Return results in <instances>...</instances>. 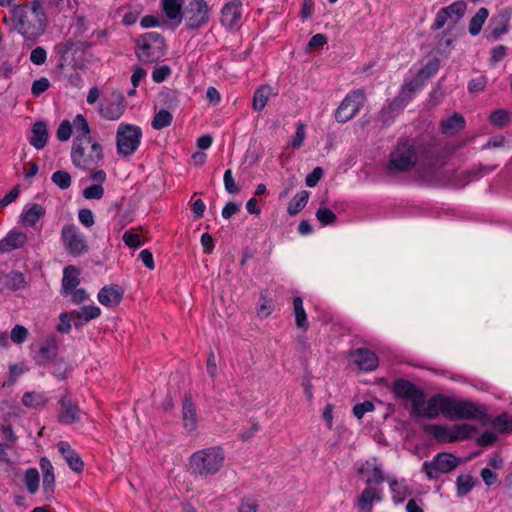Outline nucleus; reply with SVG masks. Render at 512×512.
I'll return each instance as SVG.
<instances>
[{
  "label": "nucleus",
  "instance_id": "nucleus-5",
  "mask_svg": "<svg viewBox=\"0 0 512 512\" xmlns=\"http://www.w3.org/2000/svg\"><path fill=\"white\" fill-rule=\"evenodd\" d=\"M166 51L165 39L156 32H148L137 39L135 53L144 64L157 62Z\"/></svg>",
  "mask_w": 512,
  "mask_h": 512
},
{
  "label": "nucleus",
  "instance_id": "nucleus-22",
  "mask_svg": "<svg viewBox=\"0 0 512 512\" xmlns=\"http://www.w3.org/2000/svg\"><path fill=\"white\" fill-rule=\"evenodd\" d=\"M111 220L117 224H129L135 221L134 206L126 201L114 203L108 209Z\"/></svg>",
  "mask_w": 512,
  "mask_h": 512
},
{
  "label": "nucleus",
  "instance_id": "nucleus-64",
  "mask_svg": "<svg viewBox=\"0 0 512 512\" xmlns=\"http://www.w3.org/2000/svg\"><path fill=\"white\" fill-rule=\"evenodd\" d=\"M50 87V82L47 78L41 77L38 80H35L31 87V92L35 97L40 96Z\"/></svg>",
  "mask_w": 512,
  "mask_h": 512
},
{
  "label": "nucleus",
  "instance_id": "nucleus-47",
  "mask_svg": "<svg viewBox=\"0 0 512 512\" xmlns=\"http://www.w3.org/2000/svg\"><path fill=\"white\" fill-rule=\"evenodd\" d=\"M510 120V114L506 109H496L491 112L489 121L496 127H504Z\"/></svg>",
  "mask_w": 512,
  "mask_h": 512
},
{
  "label": "nucleus",
  "instance_id": "nucleus-26",
  "mask_svg": "<svg viewBox=\"0 0 512 512\" xmlns=\"http://www.w3.org/2000/svg\"><path fill=\"white\" fill-rule=\"evenodd\" d=\"M124 291L116 284L104 286L98 293L99 302L107 307H116L123 299Z\"/></svg>",
  "mask_w": 512,
  "mask_h": 512
},
{
  "label": "nucleus",
  "instance_id": "nucleus-18",
  "mask_svg": "<svg viewBox=\"0 0 512 512\" xmlns=\"http://www.w3.org/2000/svg\"><path fill=\"white\" fill-rule=\"evenodd\" d=\"M62 239L66 250L72 256H79L88 250V244L85 237L75 226H64L62 230Z\"/></svg>",
  "mask_w": 512,
  "mask_h": 512
},
{
  "label": "nucleus",
  "instance_id": "nucleus-15",
  "mask_svg": "<svg viewBox=\"0 0 512 512\" xmlns=\"http://www.w3.org/2000/svg\"><path fill=\"white\" fill-rule=\"evenodd\" d=\"M126 110V101L123 93L114 90L99 104L98 112L106 120L116 121L122 117Z\"/></svg>",
  "mask_w": 512,
  "mask_h": 512
},
{
  "label": "nucleus",
  "instance_id": "nucleus-24",
  "mask_svg": "<svg viewBox=\"0 0 512 512\" xmlns=\"http://www.w3.org/2000/svg\"><path fill=\"white\" fill-rule=\"evenodd\" d=\"M351 357L360 370L372 371L377 368L379 360L377 355L369 349H356Z\"/></svg>",
  "mask_w": 512,
  "mask_h": 512
},
{
  "label": "nucleus",
  "instance_id": "nucleus-36",
  "mask_svg": "<svg viewBox=\"0 0 512 512\" xmlns=\"http://www.w3.org/2000/svg\"><path fill=\"white\" fill-rule=\"evenodd\" d=\"M45 214V209L40 204L26 206L21 214L23 224H36Z\"/></svg>",
  "mask_w": 512,
  "mask_h": 512
},
{
  "label": "nucleus",
  "instance_id": "nucleus-62",
  "mask_svg": "<svg viewBox=\"0 0 512 512\" xmlns=\"http://www.w3.org/2000/svg\"><path fill=\"white\" fill-rule=\"evenodd\" d=\"M375 409V405L372 401L366 400L362 403H358L353 407V414L361 419L365 413L371 412Z\"/></svg>",
  "mask_w": 512,
  "mask_h": 512
},
{
  "label": "nucleus",
  "instance_id": "nucleus-48",
  "mask_svg": "<svg viewBox=\"0 0 512 512\" xmlns=\"http://www.w3.org/2000/svg\"><path fill=\"white\" fill-rule=\"evenodd\" d=\"M25 485L27 490L34 494L39 488V473L37 469L30 468L25 473Z\"/></svg>",
  "mask_w": 512,
  "mask_h": 512
},
{
  "label": "nucleus",
  "instance_id": "nucleus-42",
  "mask_svg": "<svg viewBox=\"0 0 512 512\" xmlns=\"http://www.w3.org/2000/svg\"><path fill=\"white\" fill-rule=\"evenodd\" d=\"M71 124L76 134L75 138H92L88 121L82 114H77Z\"/></svg>",
  "mask_w": 512,
  "mask_h": 512
},
{
  "label": "nucleus",
  "instance_id": "nucleus-60",
  "mask_svg": "<svg viewBox=\"0 0 512 512\" xmlns=\"http://www.w3.org/2000/svg\"><path fill=\"white\" fill-rule=\"evenodd\" d=\"M74 313L64 312L59 316L60 323L57 326V330L61 333H68L71 330V321L74 322Z\"/></svg>",
  "mask_w": 512,
  "mask_h": 512
},
{
  "label": "nucleus",
  "instance_id": "nucleus-37",
  "mask_svg": "<svg viewBox=\"0 0 512 512\" xmlns=\"http://www.w3.org/2000/svg\"><path fill=\"white\" fill-rule=\"evenodd\" d=\"M165 15L170 20L183 18L184 0H161Z\"/></svg>",
  "mask_w": 512,
  "mask_h": 512
},
{
  "label": "nucleus",
  "instance_id": "nucleus-2",
  "mask_svg": "<svg viewBox=\"0 0 512 512\" xmlns=\"http://www.w3.org/2000/svg\"><path fill=\"white\" fill-rule=\"evenodd\" d=\"M70 158L76 168L93 173L104 163V149L94 138H74Z\"/></svg>",
  "mask_w": 512,
  "mask_h": 512
},
{
  "label": "nucleus",
  "instance_id": "nucleus-25",
  "mask_svg": "<svg viewBox=\"0 0 512 512\" xmlns=\"http://www.w3.org/2000/svg\"><path fill=\"white\" fill-rule=\"evenodd\" d=\"M107 175L104 170H96L90 175V179L96 184L85 188L82 195L87 200H100L104 195L102 183L106 181Z\"/></svg>",
  "mask_w": 512,
  "mask_h": 512
},
{
  "label": "nucleus",
  "instance_id": "nucleus-38",
  "mask_svg": "<svg viewBox=\"0 0 512 512\" xmlns=\"http://www.w3.org/2000/svg\"><path fill=\"white\" fill-rule=\"evenodd\" d=\"M272 95V87L269 85L260 86L253 95V109L261 111L266 106L270 96Z\"/></svg>",
  "mask_w": 512,
  "mask_h": 512
},
{
  "label": "nucleus",
  "instance_id": "nucleus-57",
  "mask_svg": "<svg viewBox=\"0 0 512 512\" xmlns=\"http://www.w3.org/2000/svg\"><path fill=\"white\" fill-rule=\"evenodd\" d=\"M316 217L321 224H333L337 220L335 213L328 208H319Z\"/></svg>",
  "mask_w": 512,
  "mask_h": 512
},
{
  "label": "nucleus",
  "instance_id": "nucleus-39",
  "mask_svg": "<svg viewBox=\"0 0 512 512\" xmlns=\"http://www.w3.org/2000/svg\"><path fill=\"white\" fill-rule=\"evenodd\" d=\"M489 16V11L485 7L478 9L477 13L471 18L468 26L469 33L472 36L478 35Z\"/></svg>",
  "mask_w": 512,
  "mask_h": 512
},
{
  "label": "nucleus",
  "instance_id": "nucleus-40",
  "mask_svg": "<svg viewBox=\"0 0 512 512\" xmlns=\"http://www.w3.org/2000/svg\"><path fill=\"white\" fill-rule=\"evenodd\" d=\"M484 420L485 424L489 423L499 433H512V416L508 413H502L491 420Z\"/></svg>",
  "mask_w": 512,
  "mask_h": 512
},
{
  "label": "nucleus",
  "instance_id": "nucleus-55",
  "mask_svg": "<svg viewBox=\"0 0 512 512\" xmlns=\"http://www.w3.org/2000/svg\"><path fill=\"white\" fill-rule=\"evenodd\" d=\"M487 83L488 79L485 75L473 78L468 82V91L470 93L482 92L486 88Z\"/></svg>",
  "mask_w": 512,
  "mask_h": 512
},
{
  "label": "nucleus",
  "instance_id": "nucleus-16",
  "mask_svg": "<svg viewBox=\"0 0 512 512\" xmlns=\"http://www.w3.org/2000/svg\"><path fill=\"white\" fill-rule=\"evenodd\" d=\"M83 412L78 403L66 392L57 403V420L63 425H71L81 421Z\"/></svg>",
  "mask_w": 512,
  "mask_h": 512
},
{
  "label": "nucleus",
  "instance_id": "nucleus-9",
  "mask_svg": "<svg viewBox=\"0 0 512 512\" xmlns=\"http://www.w3.org/2000/svg\"><path fill=\"white\" fill-rule=\"evenodd\" d=\"M212 7L206 0H190L183 9L185 25L189 30H198L210 21Z\"/></svg>",
  "mask_w": 512,
  "mask_h": 512
},
{
  "label": "nucleus",
  "instance_id": "nucleus-54",
  "mask_svg": "<svg viewBox=\"0 0 512 512\" xmlns=\"http://www.w3.org/2000/svg\"><path fill=\"white\" fill-rule=\"evenodd\" d=\"M7 285L12 290H18L24 286L25 279L20 272H11L6 276Z\"/></svg>",
  "mask_w": 512,
  "mask_h": 512
},
{
  "label": "nucleus",
  "instance_id": "nucleus-31",
  "mask_svg": "<svg viewBox=\"0 0 512 512\" xmlns=\"http://www.w3.org/2000/svg\"><path fill=\"white\" fill-rule=\"evenodd\" d=\"M27 237L24 233L12 230L4 239L0 240V251L10 252L20 248L26 242Z\"/></svg>",
  "mask_w": 512,
  "mask_h": 512
},
{
  "label": "nucleus",
  "instance_id": "nucleus-32",
  "mask_svg": "<svg viewBox=\"0 0 512 512\" xmlns=\"http://www.w3.org/2000/svg\"><path fill=\"white\" fill-rule=\"evenodd\" d=\"M48 140L47 125L43 121H37L32 127V136L30 144L36 149L40 150L45 147Z\"/></svg>",
  "mask_w": 512,
  "mask_h": 512
},
{
  "label": "nucleus",
  "instance_id": "nucleus-49",
  "mask_svg": "<svg viewBox=\"0 0 512 512\" xmlns=\"http://www.w3.org/2000/svg\"><path fill=\"white\" fill-rule=\"evenodd\" d=\"M52 182L62 190H66L71 186L72 179L68 172L58 170L51 176Z\"/></svg>",
  "mask_w": 512,
  "mask_h": 512
},
{
  "label": "nucleus",
  "instance_id": "nucleus-10",
  "mask_svg": "<svg viewBox=\"0 0 512 512\" xmlns=\"http://www.w3.org/2000/svg\"><path fill=\"white\" fill-rule=\"evenodd\" d=\"M485 409L471 401L456 400L450 397V403L448 408V415L446 416L449 420H473L480 419L483 423H486Z\"/></svg>",
  "mask_w": 512,
  "mask_h": 512
},
{
  "label": "nucleus",
  "instance_id": "nucleus-7",
  "mask_svg": "<svg viewBox=\"0 0 512 512\" xmlns=\"http://www.w3.org/2000/svg\"><path fill=\"white\" fill-rule=\"evenodd\" d=\"M424 86L421 79L415 76L408 82L404 83L399 94L381 110L380 118L384 123L393 120L394 112L398 113L413 99L417 91Z\"/></svg>",
  "mask_w": 512,
  "mask_h": 512
},
{
  "label": "nucleus",
  "instance_id": "nucleus-35",
  "mask_svg": "<svg viewBox=\"0 0 512 512\" xmlns=\"http://www.w3.org/2000/svg\"><path fill=\"white\" fill-rule=\"evenodd\" d=\"M40 466L43 472V490L46 493H52L54 491L55 483L53 466L47 458H42L40 460Z\"/></svg>",
  "mask_w": 512,
  "mask_h": 512
},
{
  "label": "nucleus",
  "instance_id": "nucleus-52",
  "mask_svg": "<svg viewBox=\"0 0 512 512\" xmlns=\"http://www.w3.org/2000/svg\"><path fill=\"white\" fill-rule=\"evenodd\" d=\"M474 483L470 475H460L457 478V493L459 496H464L469 493Z\"/></svg>",
  "mask_w": 512,
  "mask_h": 512
},
{
  "label": "nucleus",
  "instance_id": "nucleus-4",
  "mask_svg": "<svg viewBox=\"0 0 512 512\" xmlns=\"http://www.w3.org/2000/svg\"><path fill=\"white\" fill-rule=\"evenodd\" d=\"M422 429L426 434L432 435L439 443L468 440L477 432V428L470 424H456L452 427L440 424H425Z\"/></svg>",
  "mask_w": 512,
  "mask_h": 512
},
{
  "label": "nucleus",
  "instance_id": "nucleus-29",
  "mask_svg": "<svg viewBox=\"0 0 512 512\" xmlns=\"http://www.w3.org/2000/svg\"><path fill=\"white\" fill-rule=\"evenodd\" d=\"M79 275V269L73 265H69L64 268L61 289V294L63 296H68L69 293L73 292V289L80 284Z\"/></svg>",
  "mask_w": 512,
  "mask_h": 512
},
{
  "label": "nucleus",
  "instance_id": "nucleus-34",
  "mask_svg": "<svg viewBox=\"0 0 512 512\" xmlns=\"http://www.w3.org/2000/svg\"><path fill=\"white\" fill-rule=\"evenodd\" d=\"M183 425L189 432L197 427L196 409L190 398H185L182 408Z\"/></svg>",
  "mask_w": 512,
  "mask_h": 512
},
{
  "label": "nucleus",
  "instance_id": "nucleus-30",
  "mask_svg": "<svg viewBox=\"0 0 512 512\" xmlns=\"http://www.w3.org/2000/svg\"><path fill=\"white\" fill-rule=\"evenodd\" d=\"M465 124V118L459 113H454L452 116L441 120L440 129L445 135H455L465 128Z\"/></svg>",
  "mask_w": 512,
  "mask_h": 512
},
{
  "label": "nucleus",
  "instance_id": "nucleus-33",
  "mask_svg": "<svg viewBox=\"0 0 512 512\" xmlns=\"http://www.w3.org/2000/svg\"><path fill=\"white\" fill-rule=\"evenodd\" d=\"M74 313V326L81 327L89 321L97 318L101 314V310L97 306H83L79 311Z\"/></svg>",
  "mask_w": 512,
  "mask_h": 512
},
{
  "label": "nucleus",
  "instance_id": "nucleus-23",
  "mask_svg": "<svg viewBox=\"0 0 512 512\" xmlns=\"http://www.w3.org/2000/svg\"><path fill=\"white\" fill-rule=\"evenodd\" d=\"M242 17V2L231 0L224 4L221 9V23L229 29L238 25Z\"/></svg>",
  "mask_w": 512,
  "mask_h": 512
},
{
  "label": "nucleus",
  "instance_id": "nucleus-50",
  "mask_svg": "<svg viewBox=\"0 0 512 512\" xmlns=\"http://www.w3.org/2000/svg\"><path fill=\"white\" fill-rule=\"evenodd\" d=\"M491 170H492L491 168H480V169H473V170H470V171L462 172L459 175L462 178V181H461V183H456V185L465 186L470 181H472L474 179H478L479 177H481L485 173L490 172Z\"/></svg>",
  "mask_w": 512,
  "mask_h": 512
},
{
  "label": "nucleus",
  "instance_id": "nucleus-58",
  "mask_svg": "<svg viewBox=\"0 0 512 512\" xmlns=\"http://www.w3.org/2000/svg\"><path fill=\"white\" fill-rule=\"evenodd\" d=\"M47 60V51L41 47L37 46L30 53V61L35 65H43Z\"/></svg>",
  "mask_w": 512,
  "mask_h": 512
},
{
  "label": "nucleus",
  "instance_id": "nucleus-63",
  "mask_svg": "<svg viewBox=\"0 0 512 512\" xmlns=\"http://www.w3.org/2000/svg\"><path fill=\"white\" fill-rule=\"evenodd\" d=\"M224 186L228 193L230 194H237L239 192V187L237 186L233 175L232 170L228 169L225 171L223 176Z\"/></svg>",
  "mask_w": 512,
  "mask_h": 512
},
{
  "label": "nucleus",
  "instance_id": "nucleus-41",
  "mask_svg": "<svg viewBox=\"0 0 512 512\" xmlns=\"http://www.w3.org/2000/svg\"><path fill=\"white\" fill-rule=\"evenodd\" d=\"M293 308L295 313V322L296 326L303 331H307L309 328V324L307 321V315L303 307V301L300 297H295L293 299Z\"/></svg>",
  "mask_w": 512,
  "mask_h": 512
},
{
  "label": "nucleus",
  "instance_id": "nucleus-61",
  "mask_svg": "<svg viewBox=\"0 0 512 512\" xmlns=\"http://www.w3.org/2000/svg\"><path fill=\"white\" fill-rule=\"evenodd\" d=\"M171 74V68L168 65L158 66L152 72V79L156 83L164 82Z\"/></svg>",
  "mask_w": 512,
  "mask_h": 512
},
{
  "label": "nucleus",
  "instance_id": "nucleus-28",
  "mask_svg": "<svg viewBox=\"0 0 512 512\" xmlns=\"http://www.w3.org/2000/svg\"><path fill=\"white\" fill-rule=\"evenodd\" d=\"M59 452L62 454V456L65 458L66 462L68 463L69 467L79 473L83 471L84 463L82 459L80 458L79 454L76 453L70 444L66 441H60L57 444Z\"/></svg>",
  "mask_w": 512,
  "mask_h": 512
},
{
  "label": "nucleus",
  "instance_id": "nucleus-11",
  "mask_svg": "<svg viewBox=\"0 0 512 512\" xmlns=\"http://www.w3.org/2000/svg\"><path fill=\"white\" fill-rule=\"evenodd\" d=\"M365 100L364 89H356L348 93L335 111L336 121L346 123L351 120L360 111Z\"/></svg>",
  "mask_w": 512,
  "mask_h": 512
},
{
  "label": "nucleus",
  "instance_id": "nucleus-8",
  "mask_svg": "<svg viewBox=\"0 0 512 512\" xmlns=\"http://www.w3.org/2000/svg\"><path fill=\"white\" fill-rule=\"evenodd\" d=\"M142 130L139 126L120 123L116 132V150L122 157L133 155L140 146Z\"/></svg>",
  "mask_w": 512,
  "mask_h": 512
},
{
  "label": "nucleus",
  "instance_id": "nucleus-1",
  "mask_svg": "<svg viewBox=\"0 0 512 512\" xmlns=\"http://www.w3.org/2000/svg\"><path fill=\"white\" fill-rule=\"evenodd\" d=\"M11 21L24 39L35 42L45 33L48 24L44 2L32 0L13 6Z\"/></svg>",
  "mask_w": 512,
  "mask_h": 512
},
{
  "label": "nucleus",
  "instance_id": "nucleus-43",
  "mask_svg": "<svg viewBox=\"0 0 512 512\" xmlns=\"http://www.w3.org/2000/svg\"><path fill=\"white\" fill-rule=\"evenodd\" d=\"M309 194L307 191L302 190L297 193L290 201L287 211L290 215H296L299 213L307 204Z\"/></svg>",
  "mask_w": 512,
  "mask_h": 512
},
{
  "label": "nucleus",
  "instance_id": "nucleus-21",
  "mask_svg": "<svg viewBox=\"0 0 512 512\" xmlns=\"http://www.w3.org/2000/svg\"><path fill=\"white\" fill-rule=\"evenodd\" d=\"M58 341L55 335H49L40 344L38 352L34 357L38 365H46L53 361L58 355Z\"/></svg>",
  "mask_w": 512,
  "mask_h": 512
},
{
  "label": "nucleus",
  "instance_id": "nucleus-19",
  "mask_svg": "<svg viewBox=\"0 0 512 512\" xmlns=\"http://www.w3.org/2000/svg\"><path fill=\"white\" fill-rule=\"evenodd\" d=\"M512 17V9L506 8L494 15L489 22L486 31V38L489 41L498 40L502 35L508 32L509 23Z\"/></svg>",
  "mask_w": 512,
  "mask_h": 512
},
{
  "label": "nucleus",
  "instance_id": "nucleus-56",
  "mask_svg": "<svg viewBox=\"0 0 512 512\" xmlns=\"http://www.w3.org/2000/svg\"><path fill=\"white\" fill-rule=\"evenodd\" d=\"M273 309L274 307L272 300L261 294L259 299V307L257 309L258 316L267 317L272 313Z\"/></svg>",
  "mask_w": 512,
  "mask_h": 512
},
{
  "label": "nucleus",
  "instance_id": "nucleus-6",
  "mask_svg": "<svg viewBox=\"0 0 512 512\" xmlns=\"http://www.w3.org/2000/svg\"><path fill=\"white\" fill-rule=\"evenodd\" d=\"M417 159L414 145L408 140H400L390 153L389 161L386 164V171L389 174L410 171L415 166Z\"/></svg>",
  "mask_w": 512,
  "mask_h": 512
},
{
  "label": "nucleus",
  "instance_id": "nucleus-46",
  "mask_svg": "<svg viewBox=\"0 0 512 512\" xmlns=\"http://www.w3.org/2000/svg\"><path fill=\"white\" fill-rule=\"evenodd\" d=\"M439 69V61L438 59H433L429 61L423 68H421L418 73L415 75L416 78L421 79L423 81V84L427 79L432 77L437 73Z\"/></svg>",
  "mask_w": 512,
  "mask_h": 512
},
{
  "label": "nucleus",
  "instance_id": "nucleus-44",
  "mask_svg": "<svg viewBox=\"0 0 512 512\" xmlns=\"http://www.w3.org/2000/svg\"><path fill=\"white\" fill-rule=\"evenodd\" d=\"M172 121V114L168 110L161 109L155 113L151 125L155 130H162L170 126Z\"/></svg>",
  "mask_w": 512,
  "mask_h": 512
},
{
  "label": "nucleus",
  "instance_id": "nucleus-14",
  "mask_svg": "<svg viewBox=\"0 0 512 512\" xmlns=\"http://www.w3.org/2000/svg\"><path fill=\"white\" fill-rule=\"evenodd\" d=\"M449 403V396L436 394L428 399L426 406L421 404L418 410L410 412V415L413 418L422 417L427 419H436L440 414L446 417L448 415Z\"/></svg>",
  "mask_w": 512,
  "mask_h": 512
},
{
  "label": "nucleus",
  "instance_id": "nucleus-17",
  "mask_svg": "<svg viewBox=\"0 0 512 512\" xmlns=\"http://www.w3.org/2000/svg\"><path fill=\"white\" fill-rule=\"evenodd\" d=\"M466 8L467 5L464 1H456L441 8L435 16L431 29L433 31L440 30L449 20L457 23L464 16Z\"/></svg>",
  "mask_w": 512,
  "mask_h": 512
},
{
  "label": "nucleus",
  "instance_id": "nucleus-51",
  "mask_svg": "<svg viewBox=\"0 0 512 512\" xmlns=\"http://www.w3.org/2000/svg\"><path fill=\"white\" fill-rule=\"evenodd\" d=\"M140 228H142V227L140 226ZM140 230H141V234L134 232V230L126 231L124 233L123 241L128 247L138 248L143 244V242L141 241V235L144 234V230L143 229H140Z\"/></svg>",
  "mask_w": 512,
  "mask_h": 512
},
{
  "label": "nucleus",
  "instance_id": "nucleus-53",
  "mask_svg": "<svg viewBox=\"0 0 512 512\" xmlns=\"http://www.w3.org/2000/svg\"><path fill=\"white\" fill-rule=\"evenodd\" d=\"M28 335V330L24 326L17 324L12 328L10 338L14 344H22L27 340Z\"/></svg>",
  "mask_w": 512,
  "mask_h": 512
},
{
  "label": "nucleus",
  "instance_id": "nucleus-20",
  "mask_svg": "<svg viewBox=\"0 0 512 512\" xmlns=\"http://www.w3.org/2000/svg\"><path fill=\"white\" fill-rule=\"evenodd\" d=\"M90 44L83 41H76L71 38L59 42L54 46V52L59 56L58 67L63 69L68 63V55L76 54L78 51L89 48Z\"/></svg>",
  "mask_w": 512,
  "mask_h": 512
},
{
  "label": "nucleus",
  "instance_id": "nucleus-59",
  "mask_svg": "<svg viewBox=\"0 0 512 512\" xmlns=\"http://www.w3.org/2000/svg\"><path fill=\"white\" fill-rule=\"evenodd\" d=\"M72 124L69 120H63L57 129V138L60 141H67L72 135Z\"/></svg>",
  "mask_w": 512,
  "mask_h": 512
},
{
  "label": "nucleus",
  "instance_id": "nucleus-12",
  "mask_svg": "<svg viewBox=\"0 0 512 512\" xmlns=\"http://www.w3.org/2000/svg\"><path fill=\"white\" fill-rule=\"evenodd\" d=\"M459 465V459L451 453H438L432 461H425L423 471L429 479H438L441 474L454 470Z\"/></svg>",
  "mask_w": 512,
  "mask_h": 512
},
{
  "label": "nucleus",
  "instance_id": "nucleus-27",
  "mask_svg": "<svg viewBox=\"0 0 512 512\" xmlns=\"http://www.w3.org/2000/svg\"><path fill=\"white\" fill-rule=\"evenodd\" d=\"M382 500L380 490L374 486L366 485L357 499V507L362 512H372L373 503Z\"/></svg>",
  "mask_w": 512,
  "mask_h": 512
},
{
  "label": "nucleus",
  "instance_id": "nucleus-3",
  "mask_svg": "<svg viewBox=\"0 0 512 512\" xmlns=\"http://www.w3.org/2000/svg\"><path fill=\"white\" fill-rule=\"evenodd\" d=\"M225 452L220 446L200 449L189 457V471L196 478L208 479L224 466Z\"/></svg>",
  "mask_w": 512,
  "mask_h": 512
},
{
  "label": "nucleus",
  "instance_id": "nucleus-13",
  "mask_svg": "<svg viewBox=\"0 0 512 512\" xmlns=\"http://www.w3.org/2000/svg\"><path fill=\"white\" fill-rule=\"evenodd\" d=\"M392 390L398 398L406 399L411 402L410 412L418 410L421 404L426 403V395L424 391L416 384L406 379L400 378L395 380Z\"/></svg>",
  "mask_w": 512,
  "mask_h": 512
},
{
  "label": "nucleus",
  "instance_id": "nucleus-45",
  "mask_svg": "<svg viewBox=\"0 0 512 512\" xmlns=\"http://www.w3.org/2000/svg\"><path fill=\"white\" fill-rule=\"evenodd\" d=\"M22 403L28 408H39L46 404V398L42 393L27 392L22 397Z\"/></svg>",
  "mask_w": 512,
  "mask_h": 512
}]
</instances>
